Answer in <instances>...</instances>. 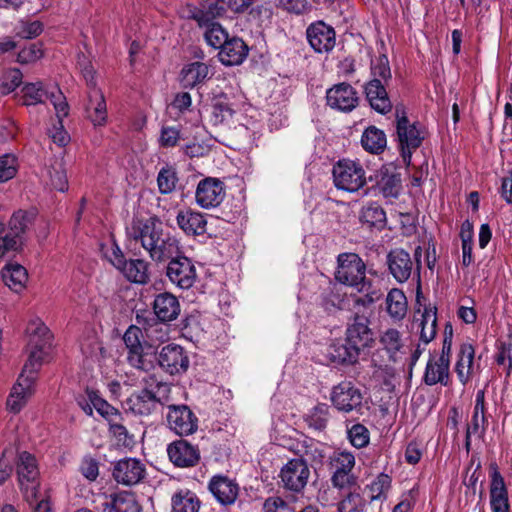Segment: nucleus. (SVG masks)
Returning <instances> with one entry per match:
<instances>
[{
    "label": "nucleus",
    "instance_id": "1",
    "mask_svg": "<svg viewBox=\"0 0 512 512\" xmlns=\"http://www.w3.org/2000/svg\"><path fill=\"white\" fill-rule=\"evenodd\" d=\"M129 240L140 242L149 257L156 263H162L181 254L178 239L164 229L163 223L156 215L146 219L133 217L126 227Z\"/></svg>",
    "mask_w": 512,
    "mask_h": 512
},
{
    "label": "nucleus",
    "instance_id": "2",
    "mask_svg": "<svg viewBox=\"0 0 512 512\" xmlns=\"http://www.w3.org/2000/svg\"><path fill=\"white\" fill-rule=\"evenodd\" d=\"M31 351L22 372L13 386L11 393L7 399V407L13 413H18L26 404L28 397L32 393V385L35 381V374L40 367L43 356L46 353L48 345L35 342V345H29Z\"/></svg>",
    "mask_w": 512,
    "mask_h": 512
},
{
    "label": "nucleus",
    "instance_id": "3",
    "mask_svg": "<svg viewBox=\"0 0 512 512\" xmlns=\"http://www.w3.org/2000/svg\"><path fill=\"white\" fill-rule=\"evenodd\" d=\"M37 216L35 209L18 210L8 221V232L0 237V259L8 252H20L25 243V234Z\"/></svg>",
    "mask_w": 512,
    "mask_h": 512
},
{
    "label": "nucleus",
    "instance_id": "4",
    "mask_svg": "<svg viewBox=\"0 0 512 512\" xmlns=\"http://www.w3.org/2000/svg\"><path fill=\"white\" fill-rule=\"evenodd\" d=\"M395 118L401 157L406 165H410L412 152L421 146L424 136L419 128L420 124L409 121L403 105H396Z\"/></svg>",
    "mask_w": 512,
    "mask_h": 512
},
{
    "label": "nucleus",
    "instance_id": "5",
    "mask_svg": "<svg viewBox=\"0 0 512 512\" xmlns=\"http://www.w3.org/2000/svg\"><path fill=\"white\" fill-rule=\"evenodd\" d=\"M335 280L343 285L365 290L366 264L362 258L352 252L341 253L337 256V268L334 273Z\"/></svg>",
    "mask_w": 512,
    "mask_h": 512
},
{
    "label": "nucleus",
    "instance_id": "6",
    "mask_svg": "<svg viewBox=\"0 0 512 512\" xmlns=\"http://www.w3.org/2000/svg\"><path fill=\"white\" fill-rule=\"evenodd\" d=\"M333 181L337 189L347 192H357L367 182V177L362 164L350 159H341L332 170ZM368 180L372 181L370 176Z\"/></svg>",
    "mask_w": 512,
    "mask_h": 512
},
{
    "label": "nucleus",
    "instance_id": "7",
    "mask_svg": "<svg viewBox=\"0 0 512 512\" xmlns=\"http://www.w3.org/2000/svg\"><path fill=\"white\" fill-rule=\"evenodd\" d=\"M167 424L171 431L178 436H189L198 429V418L189 406L185 404L168 405Z\"/></svg>",
    "mask_w": 512,
    "mask_h": 512
},
{
    "label": "nucleus",
    "instance_id": "8",
    "mask_svg": "<svg viewBox=\"0 0 512 512\" xmlns=\"http://www.w3.org/2000/svg\"><path fill=\"white\" fill-rule=\"evenodd\" d=\"M370 323L368 316L356 312L346 327L345 338L362 352L371 349L375 343V334L370 328Z\"/></svg>",
    "mask_w": 512,
    "mask_h": 512
},
{
    "label": "nucleus",
    "instance_id": "9",
    "mask_svg": "<svg viewBox=\"0 0 512 512\" xmlns=\"http://www.w3.org/2000/svg\"><path fill=\"white\" fill-rule=\"evenodd\" d=\"M157 362L162 370L170 375L182 374L189 368V356L186 350L175 343L162 347L157 354Z\"/></svg>",
    "mask_w": 512,
    "mask_h": 512
},
{
    "label": "nucleus",
    "instance_id": "10",
    "mask_svg": "<svg viewBox=\"0 0 512 512\" xmlns=\"http://www.w3.org/2000/svg\"><path fill=\"white\" fill-rule=\"evenodd\" d=\"M166 275L171 283L181 289L192 287L197 277L192 260L180 254L169 260Z\"/></svg>",
    "mask_w": 512,
    "mask_h": 512
},
{
    "label": "nucleus",
    "instance_id": "11",
    "mask_svg": "<svg viewBox=\"0 0 512 512\" xmlns=\"http://www.w3.org/2000/svg\"><path fill=\"white\" fill-rule=\"evenodd\" d=\"M310 470L306 459L289 460L281 469L280 477L284 487L293 492L302 491L307 485Z\"/></svg>",
    "mask_w": 512,
    "mask_h": 512
},
{
    "label": "nucleus",
    "instance_id": "12",
    "mask_svg": "<svg viewBox=\"0 0 512 512\" xmlns=\"http://www.w3.org/2000/svg\"><path fill=\"white\" fill-rule=\"evenodd\" d=\"M306 37L316 53H330L336 45L335 29L322 20L313 22L307 27Z\"/></svg>",
    "mask_w": 512,
    "mask_h": 512
},
{
    "label": "nucleus",
    "instance_id": "13",
    "mask_svg": "<svg viewBox=\"0 0 512 512\" xmlns=\"http://www.w3.org/2000/svg\"><path fill=\"white\" fill-rule=\"evenodd\" d=\"M225 194V185L220 179L206 177L199 181L195 199L201 208L210 209L219 206Z\"/></svg>",
    "mask_w": 512,
    "mask_h": 512
},
{
    "label": "nucleus",
    "instance_id": "14",
    "mask_svg": "<svg viewBox=\"0 0 512 512\" xmlns=\"http://www.w3.org/2000/svg\"><path fill=\"white\" fill-rule=\"evenodd\" d=\"M167 454L172 464L178 468L195 467L201 460L199 447L185 439L171 442L167 446Z\"/></svg>",
    "mask_w": 512,
    "mask_h": 512
},
{
    "label": "nucleus",
    "instance_id": "15",
    "mask_svg": "<svg viewBox=\"0 0 512 512\" xmlns=\"http://www.w3.org/2000/svg\"><path fill=\"white\" fill-rule=\"evenodd\" d=\"M144 334L142 330L135 325H130L123 336V341L128 349L127 360L131 366L147 371L151 367V362L147 361L144 353V345L141 339Z\"/></svg>",
    "mask_w": 512,
    "mask_h": 512
},
{
    "label": "nucleus",
    "instance_id": "16",
    "mask_svg": "<svg viewBox=\"0 0 512 512\" xmlns=\"http://www.w3.org/2000/svg\"><path fill=\"white\" fill-rule=\"evenodd\" d=\"M362 393L351 382H341L336 385L331 394V401L335 408L343 412L359 410L362 406Z\"/></svg>",
    "mask_w": 512,
    "mask_h": 512
},
{
    "label": "nucleus",
    "instance_id": "17",
    "mask_svg": "<svg viewBox=\"0 0 512 512\" xmlns=\"http://www.w3.org/2000/svg\"><path fill=\"white\" fill-rule=\"evenodd\" d=\"M146 474L145 465L136 458H124L113 466V477L119 484L132 486L141 482Z\"/></svg>",
    "mask_w": 512,
    "mask_h": 512
},
{
    "label": "nucleus",
    "instance_id": "18",
    "mask_svg": "<svg viewBox=\"0 0 512 512\" xmlns=\"http://www.w3.org/2000/svg\"><path fill=\"white\" fill-rule=\"evenodd\" d=\"M327 104L343 112L352 111L358 104L357 91L348 83L335 84L326 92Z\"/></svg>",
    "mask_w": 512,
    "mask_h": 512
},
{
    "label": "nucleus",
    "instance_id": "19",
    "mask_svg": "<svg viewBox=\"0 0 512 512\" xmlns=\"http://www.w3.org/2000/svg\"><path fill=\"white\" fill-rule=\"evenodd\" d=\"M187 18L195 20L200 27L215 22L226 13L225 0H201L199 7L188 6Z\"/></svg>",
    "mask_w": 512,
    "mask_h": 512
},
{
    "label": "nucleus",
    "instance_id": "20",
    "mask_svg": "<svg viewBox=\"0 0 512 512\" xmlns=\"http://www.w3.org/2000/svg\"><path fill=\"white\" fill-rule=\"evenodd\" d=\"M17 474L21 485L24 484V480L32 484L31 487L28 485L25 487L27 500L31 503L32 501H36L37 487L34 483L38 476V468L35 457L27 451L18 454Z\"/></svg>",
    "mask_w": 512,
    "mask_h": 512
},
{
    "label": "nucleus",
    "instance_id": "21",
    "mask_svg": "<svg viewBox=\"0 0 512 512\" xmlns=\"http://www.w3.org/2000/svg\"><path fill=\"white\" fill-rule=\"evenodd\" d=\"M362 351L347 338L333 341L327 348V358L335 365L351 366L355 365Z\"/></svg>",
    "mask_w": 512,
    "mask_h": 512
},
{
    "label": "nucleus",
    "instance_id": "22",
    "mask_svg": "<svg viewBox=\"0 0 512 512\" xmlns=\"http://www.w3.org/2000/svg\"><path fill=\"white\" fill-rule=\"evenodd\" d=\"M389 273L399 282H406L412 273L414 264L410 254L403 248L392 249L386 256Z\"/></svg>",
    "mask_w": 512,
    "mask_h": 512
},
{
    "label": "nucleus",
    "instance_id": "23",
    "mask_svg": "<svg viewBox=\"0 0 512 512\" xmlns=\"http://www.w3.org/2000/svg\"><path fill=\"white\" fill-rule=\"evenodd\" d=\"M102 498L95 507L98 512H141V506L131 493L104 494Z\"/></svg>",
    "mask_w": 512,
    "mask_h": 512
},
{
    "label": "nucleus",
    "instance_id": "24",
    "mask_svg": "<svg viewBox=\"0 0 512 512\" xmlns=\"http://www.w3.org/2000/svg\"><path fill=\"white\" fill-rule=\"evenodd\" d=\"M490 505L493 512H509L508 490L497 465H491Z\"/></svg>",
    "mask_w": 512,
    "mask_h": 512
},
{
    "label": "nucleus",
    "instance_id": "25",
    "mask_svg": "<svg viewBox=\"0 0 512 512\" xmlns=\"http://www.w3.org/2000/svg\"><path fill=\"white\" fill-rule=\"evenodd\" d=\"M208 488L215 499L224 506L234 504L239 494V485L224 475L213 476Z\"/></svg>",
    "mask_w": 512,
    "mask_h": 512
},
{
    "label": "nucleus",
    "instance_id": "26",
    "mask_svg": "<svg viewBox=\"0 0 512 512\" xmlns=\"http://www.w3.org/2000/svg\"><path fill=\"white\" fill-rule=\"evenodd\" d=\"M159 399L156 394L148 388L131 394L124 402L125 410L139 416H147L156 409Z\"/></svg>",
    "mask_w": 512,
    "mask_h": 512
},
{
    "label": "nucleus",
    "instance_id": "27",
    "mask_svg": "<svg viewBox=\"0 0 512 512\" xmlns=\"http://www.w3.org/2000/svg\"><path fill=\"white\" fill-rule=\"evenodd\" d=\"M152 309L157 320L169 323L178 318L181 305L175 295L170 292H163L155 296Z\"/></svg>",
    "mask_w": 512,
    "mask_h": 512
},
{
    "label": "nucleus",
    "instance_id": "28",
    "mask_svg": "<svg viewBox=\"0 0 512 512\" xmlns=\"http://www.w3.org/2000/svg\"><path fill=\"white\" fill-rule=\"evenodd\" d=\"M364 91L371 108L376 112L385 115L391 111L392 102L380 79H371L366 83Z\"/></svg>",
    "mask_w": 512,
    "mask_h": 512
},
{
    "label": "nucleus",
    "instance_id": "29",
    "mask_svg": "<svg viewBox=\"0 0 512 512\" xmlns=\"http://www.w3.org/2000/svg\"><path fill=\"white\" fill-rule=\"evenodd\" d=\"M423 382L428 386L450 384V363L430 356L423 375Z\"/></svg>",
    "mask_w": 512,
    "mask_h": 512
},
{
    "label": "nucleus",
    "instance_id": "30",
    "mask_svg": "<svg viewBox=\"0 0 512 512\" xmlns=\"http://www.w3.org/2000/svg\"><path fill=\"white\" fill-rule=\"evenodd\" d=\"M176 222L179 228L188 236H198L206 233L207 221L205 216L191 209L178 212Z\"/></svg>",
    "mask_w": 512,
    "mask_h": 512
},
{
    "label": "nucleus",
    "instance_id": "31",
    "mask_svg": "<svg viewBox=\"0 0 512 512\" xmlns=\"http://www.w3.org/2000/svg\"><path fill=\"white\" fill-rule=\"evenodd\" d=\"M248 55V46L237 37L228 39L218 54L219 60L226 66L241 64Z\"/></svg>",
    "mask_w": 512,
    "mask_h": 512
},
{
    "label": "nucleus",
    "instance_id": "32",
    "mask_svg": "<svg viewBox=\"0 0 512 512\" xmlns=\"http://www.w3.org/2000/svg\"><path fill=\"white\" fill-rule=\"evenodd\" d=\"M374 179L376 187L385 198L398 197L401 189L400 174L394 173L383 166L376 172Z\"/></svg>",
    "mask_w": 512,
    "mask_h": 512
},
{
    "label": "nucleus",
    "instance_id": "33",
    "mask_svg": "<svg viewBox=\"0 0 512 512\" xmlns=\"http://www.w3.org/2000/svg\"><path fill=\"white\" fill-rule=\"evenodd\" d=\"M292 450L298 458L307 457L312 465H322L325 459L323 444L313 438L305 437L303 440L297 441Z\"/></svg>",
    "mask_w": 512,
    "mask_h": 512
},
{
    "label": "nucleus",
    "instance_id": "34",
    "mask_svg": "<svg viewBox=\"0 0 512 512\" xmlns=\"http://www.w3.org/2000/svg\"><path fill=\"white\" fill-rule=\"evenodd\" d=\"M209 75V67L203 62H192L185 65L180 72V82L184 88H194L202 84Z\"/></svg>",
    "mask_w": 512,
    "mask_h": 512
},
{
    "label": "nucleus",
    "instance_id": "35",
    "mask_svg": "<svg viewBox=\"0 0 512 512\" xmlns=\"http://www.w3.org/2000/svg\"><path fill=\"white\" fill-rule=\"evenodd\" d=\"M149 266L143 259H130L119 271L128 281L144 285L150 281Z\"/></svg>",
    "mask_w": 512,
    "mask_h": 512
},
{
    "label": "nucleus",
    "instance_id": "36",
    "mask_svg": "<svg viewBox=\"0 0 512 512\" xmlns=\"http://www.w3.org/2000/svg\"><path fill=\"white\" fill-rule=\"evenodd\" d=\"M89 102L86 111L94 125H103L107 118V108L104 95L100 89L94 87L89 92Z\"/></svg>",
    "mask_w": 512,
    "mask_h": 512
},
{
    "label": "nucleus",
    "instance_id": "37",
    "mask_svg": "<svg viewBox=\"0 0 512 512\" xmlns=\"http://www.w3.org/2000/svg\"><path fill=\"white\" fill-rule=\"evenodd\" d=\"M475 350L472 344L463 343L460 346L458 360L455 365V371L462 384H466L473 373Z\"/></svg>",
    "mask_w": 512,
    "mask_h": 512
},
{
    "label": "nucleus",
    "instance_id": "38",
    "mask_svg": "<svg viewBox=\"0 0 512 512\" xmlns=\"http://www.w3.org/2000/svg\"><path fill=\"white\" fill-rule=\"evenodd\" d=\"M201 501L189 489H181L171 498V512H199Z\"/></svg>",
    "mask_w": 512,
    "mask_h": 512
},
{
    "label": "nucleus",
    "instance_id": "39",
    "mask_svg": "<svg viewBox=\"0 0 512 512\" xmlns=\"http://www.w3.org/2000/svg\"><path fill=\"white\" fill-rule=\"evenodd\" d=\"M235 111L225 94H220L212 99L210 122L213 125H222L228 123Z\"/></svg>",
    "mask_w": 512,
    "mask_h": 512
},
{
    "label": "nucleus",
    "instance_id": "40",
    "mask_svg": "<svg viewBox=\"0 0 512 512\" xmlns=\"http://www.w3.org/2000/svg\"><path fill=\"white\" fill-rule=\"evenodd\" d=\"M2 278L11 290L19 293L25 288L28 273L20 264H7L2 270Z\"/></svg>",
    "mask_w": 512,
    "mask_h": 512
},
{
    "label": "nucleus",
    "instance_id": "41",
    "mask_svg": "<svg viewBox=\"0 0 512 512\" xmlns=\"http://www.w3.org/2000/svg\"><path fill=\"white\" fill-rule=\"evenodd\" d=\"M362 147L369 153L380 154L387 145L386 134L376 126L367 127L361 137Z\"/></svg>",
    "mask_w": 512,
    "mask_h": 512
},
{
    "label": "nucleus",
    "instance_id": "42",
    "mask_svg": "<svg viewBox=\"0 0 512 512\" xmlns=\"http://www.w3.org/2000/svg\"><path fill=\"white\" fill-rule=\"evenodd\" d=\"M407 299L401 289H391L386 297V310L389 316L396 320H402L407 314Z\"/></svg>",
    "mask_w": 512,
    "mask_h": 512
},
{
    "label": "nucleus",
    "instance_id": "43",
    "mask_svg": "<svg viewBox=\"0 0 512 512\" xmlns=\"http://www.w3.org/2000/svg\"><path fill=\"white\" fill-rule=\"evenodd\" d=\"M360 221L370 228L382 229L386 224V213L377 203H370L362 208Z\"/></svg>",
    "mask_w": 512,
    "mask_h": 512
},
{
    "label": "nucleus",
    "instance_id": "44",
    "mask_svg": "<svg viewBox=\"0 0 512 512\" xmlns=\"http://www.w3.org/2000/svg\"><path fill=\"white\" fill-rule=\"evenodd\" d=\"M178 181L177 169L173 165H164L157 175V186L160 194L168 195L174 192Z\"/></svg>",
    "mask_w": 512,
    "mask_h": 512
},
{
    "label": "nucleus",
    "instance_id": "45",
    "mask_svg": "<svg viewBox=\"0 0 512 512\" xmlns=\"http://www.w3.org/2000/svg\"><path fill=\"white\" fill-rule=\"evenodd\" d=\"M329 411L330 408L327 404L320 403L305 415L304 420L310 428L323 431L327 427L330 418Z\"/></svg>",
    "mask_w": 512,
    "mask_h": 512
},
{
    "label": "nucleus",
    "instance_id": "46",
    "mask_svg": "<svg viewBox=\"0 0 512 512\" xmlns=\"http://www.w3.org/2000/svg\"><path fill=\"white\" fill-rule=\"evenodd\" d=\"M420 340L428 344L436 336L437 316L436 308H425L420 320Z\"/></svg>",
    "mask_w": 512,
    "mask_h": 512
},
{
    "label": "nucleus",
    "instance_id": "47",
    "mask_svg": "<svg viewBox=\"0 0 512 512\" xmlns=\"http://www.w3.org/2000/svg\"><path fill=\"white\" fill-rule=\"evenodd\" d=\"M165 323L159 320L146 321L144 325V333L146 344L152 347L156 343H162L169 338V330L164 326Z\"/></svg>",
    "mask_w": 512,
    "mask_h": 512
},
{
    "label": "nucleus",
    "instance_id": "48",
    "mask_svg": "<svg viewBox=\"0 0 512 512\" xmlns=\"http://www.w3.org/2000/svg\"><path fill=\"white\" fill-rule=\"evenodd\" d=\"M26 331L30 337L29 345H35V342H39L51 346L52 335L48 327L39 319L30 321Z\"/></svg>",
    "mask_w": 512,
    "mask_h": 512
},
{
    "label": "nucleus",
    "instance_id": "49",
    "mask_svg": "<svg viewBox=\"0 0 512 512\" xmlns=\"http://www.w3.org/2000/svg\"><path fill=\"white\" fill-rule=\"evenodd\" d=\"M203 27H206L205 40L211 47L221 49L228 41V33L218 22L208 23Z\"/></svg>",
    "mask_w": 512,
    "mask_h": 512
},
{
    "label": "nucleus",
    "instance_id": "50",
    "mask_svg": "<svg viewBox=\"0 0 512 512\" xmlns=\"http://www.w3.org/2000/svg\"><path fill=\"white\" fill-rule=\"evenodd\" d=\"M379 341L391 359H394L395 355L403 347L401 334L397 329L394 328H389L384 331L380 336Z\"/></svg>",
    "mask_w": 512,
    "mask_h": 512
},
{
    "label": "nucleus",
    "instance_id": "51",
    "mask_svg": "<svg viewBox=\"0 0 512 512\" xmlns=\"http://www.w3.org/2000/svg\"><path fill=\"white\" fill-rule=\"evenodd\" d=\"M22 92L23 104L26 106L43 103L45 96H48V91L43 89L41 82L25 84Z\"/></svg>",
    "mask_w": 512,
    "mask_h": 512
},
{
    "label": "nucleus",
    "instance_id": "52",
    "mask_svg": "<svg viewBox=\"0 0 512 512\" xmlns=\"http://www.w3.org/2000/svg\"><path fill=\"white\" fill-rule=\"evenodd\" d=\"M366 507L365 499L356 492H349L337 506L338 512H363Z\"/></svg>",
    "mask_w": 512,
    "mask_h": 512
},
{
    "label": "nucleus",
    "instance_id": "53",
    "mask_svg": "<svg viewBox=\"0 0 512 512\" xmlns=\"http://www.w3.org/2000/svg\"><path fill=\"white\" fill-rule=\"evenodd\" d=\"M347 436L350 443L358 449L366 447L370 441L369 430L360 423L354 424L352 427L348 428Z\"/></svg>",
    "mask_w": 512,
    "mask_h": 512
},
{
    "label": "nucleus",
    "instance_id": "54",
    "mask_svg": "<svg viewBox=\"0 0 512 512\" xmlns=\"http://www.w3.org/2000/svg\"><path fill=\"white\" fill-rule=\"evenodd\" d=\"M109 432L115 438L118 446L131 447L134 444L133 435L117 419L110 420Z\"/></svg>",
    "mask_w": 512,
    "mask_h": 512
},
{
    "label": "nucleus",
    "instance_id": "55",
    "mask_svg": "<svg viewBox=\"0 0 512 512\" xmlns=\"http://www.w3.org/2000/svg\"><path fill=\"white\" fill-rule=\"evenodd\" d=\"M371 74L373 76L372 79H380L384 83L391 80L392 74L386 55H380L375 61L371 62Z\"/></svg>",
    "mask_w": 512,
    "mask_h": 512
},
{
    "label": "nucleus",
    "instance_id": "56",
    "mask_svg": "<svg viewBox=\"0 0 512 512\" xmlns=\"http://www.w3.org/2000/svg\"><path fill=\"white\" fill-rule=\"evenodd\" d=\"M391 486V478L384 473H381L377 478L368 486L371 492V501L385 498V493Z\"/></svg>",
    "mask_w": 512,
    "mask_h": 512
},
{
    "label": "nucleus",
    "instance_id": "57",
    "mask_svg": "<svg viewBox=\"0 0 512 512\" xmlns=\"http://www.w3.org/2000/svg\"><path fill=\"white\" fill-rule=\"evenodd\" d=\"M17 173V160L14 156L6 154L0 156V183L12 179Z\"/></svg>",
    "mask_w": 512,
    "mask_h": 512
},
{
    "label": "nucleus",
    "instance_id": "58",
    "mask_svg": "<svg viewBox=\"0 0 512 512\" xmlns=\"http://www.w3.org/2000/svg\"><path fill=\"white\" fill-rule=\"evenodd\" d=\"M94 398V409L102 416L104 417L108 423L112 419H121V413L114 408L112 405H110L106 400L101 398L96 391V397Z\"/></svg>",
    "mask_w": 512,
    "mask_h": 512
},
{
    "label": "nucleus",
    "instance_id": "59",
    "mask_svg": "<svg viewBox=\"0 0 512 512\" xmlns=\"http://www.w3.org/2000/svg\"><path fill=\"white\" fill-rule=\"evenodd\" d=\"M42 56L41 45L39 43H30L18 52L17 61L21 64H28L37 61Z\"/></svg>",
    "mask_w": 512,
    "mask_h": 512
},
{
    "label": "nucleus",
    "instance_id": "60",
    "mask_svg": "<svg viewBox=\"0 0 512 512\" xmlns=\"http://www.w3.org/2000/svg\"><path fill=\"white\" fill-rule=\"evenodd\" d=\"M365 287V290H357L364 294L355 299V305L363 307L370 306L382 297L381 291L379 289H374L370 280L367 281V285H365Z\"/></svg>",
    "mask_w": 512,
    "mask_h": 512
},
{
    "label": "nucleus",
    "instance_id": "61",
    "mask_svg": "<svg viewBox=\"0 0 512 512\" xmlns=\"http://www.w3.org/2000/svg\"><path fill=\"white\" fill-rule=\"evenodd\" d=\"M22 73L19 69L13 68L6 71L2 78L3 93L13 92L22 83Z\"/></svg>",
    "mask_w": 512,
    "mask_h": 512
},
{
    "label": "nucleus",
    "instance_id": "62",
    "mask_svg": "<svg viewBox=\"0 0 512 512\" xmlns=\"http://www.w3.org/2000/svg\"><path fill=\"white\" fill-rule=\"evenodd\" d=\"M486 425L487 419L485 417V412L474 410L471 422L467 425L466 432L481 438L485 433Z\"/></svg>",
    "mask_w": 512,
    "mask_h": 512
},
{
    "label": "nucleus",
    "instance_id": "63",
    "mask_svg": "<svg viewBox=\"0 0 512 512\" xmlns=\"http://www.w3.org/2000/svg\"><path fill=\"white\" fill-rule=\"evenodd\" d=\"M332 465L335 467L336 472L352 473L355 465V458L351 453L341 452L334 456Z\"/></svg>",
    "mask_w": 512,
    "mask_h": 512
},
{
    "label": "nucleus",
    "instance_id": "64",
    "mask_svg": "<svg viewBox=\"0 0 512 512\" xmlns=\"http://www.w3.org/2000/svg\"><path fill=\"white\" fill-rule=\"evenodd\" d=\"M357 478L352 473L347 472H333L331 483L333 487L338 489L351 488L357 484Z\"/></svg>",
    "mask_w": 512,
    "mask_h": 512
}]
</instances>
